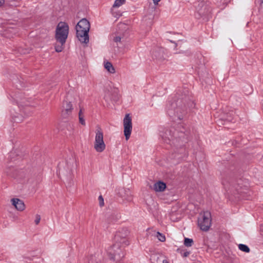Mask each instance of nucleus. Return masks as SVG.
<instances>
[{
  "mask_svg": "<svg viewBox=\"0 0 263 263\" xmlns=\"http://www.w3.org/2000/svg\"><path fill=\"white\" fill-rule=\"evenodd\" d=\"M162 137L166 142L168 140L170 144H173L176 146L181 147L186 140L185 129L181 125L178 126L177 128L171 127L169 129H166Z\"/></svg>",
  "mask_w": 263,
  "mask_h": 263,
  "instance_id": "obj_1",
  "label": "nucleus"
},
{
  "mask_svg": "<svg viewBox=\"0 0 263 263\" xmlns=\"http://www.w3.org/2000/svg\"><path fill=\"white\" fill-rule=\"evenodd\" d=\"M69 32V26L65 22H60L56 28L55 39L57 43L55 44V49L58 52H61L67 39Z\"/></svg>",
  "mask_w": 263,
  "mask_h": 263,
  "instance_id": "obj_2",
  "label": "nucleus"
},
{
  "mask_svg": "<svg viewBox=\"0 0 263 263\" xmlns=\"http://www.w3.org/2000/svg\"><path fill=\"white\" fill-rule=\"evenodd\" d=\"M172 108L168 110V115L173 119L181 120L187 113V107L185 104H183L181 99L177 100L176 102L172 103Z\"/></svg>",
  "mask_w": 263,
  "mask_h": 263,
  "instance_id": "obj_3",
  "label": "nucleus"
},
{
  "mask_svg": "<svg viewBox=\"0 0 263 263\" xmlns=\"http://www.w3.org/2000/svg\"><path fill=\"white\" fill-rule=\"evenodd\" d=\"M125 246L115 243L108 249L107 253L110 259L112 260V262L111 263H121V260L125 255L124 249Z\"/></svg>",
  "mask_w": 263,
  "mask_h": 263,
  "instance_id": "obj_4",
  "label": "nucleus"
},
{
  "mask_svg": "<svg viewBox=\"0 0 263 263\" xmlns=\"http://www.w3.org/2000/svg\"><path fill=\"white\" fill-rule=\"evenodd\" d=\"M198 223L202 230L208 231L211 223V213L208 211L201 213L198 217Z\"/></svg>",
  "mask_w": 263,
  "mask_h": 263,
  "instance_id": "obj_5",
  "label": "nucleus"
},
{
  "mask_svg": "<svg viewBox=\"0 0 263 263\" xmlns=\"http://www.w3.org/2000/svg\"><path fill=\"white\" fill-rule=\"evenodd\" d=\"M105 147L103 140V134L100 129H98L96 132L94 148L97 152L101 153L105 149Z\"/></svg>",
  "mask_w": 263,
  "mask_h": 263,
  "instance_id": "obj_6",
  "label": "nucleus"
},
{
  "mask_svg": "<svg viewBox=\"0 0 263 263\" xmlns=\"http://www.w3.org/2000/svg\"><path fill=\"white\" fill-rule=\"evenodd\" d=\"M124 134L125 139L127 140L130 136L132 129V118L129 114H126L123 120Z\"/></svg>",
  "mask_w": 263,
  "mask_h": 263,
  "instance_id": "obj_7",
  "label": "nucleus"
},
{
  "mask_svg": "<svg viewBox=\"0 0 263 263\" xmlns=\"http://www.w3.org/2000/svg\"><path fill=\"white\" fill-rule=\"evenodd\" d=\"M198 13L199 16H206L209 15L211 12V7L208 2L202 1L199 3L198 6Z\"/></svg>",
  "mask_w": 263,
  "mask_h": 263,
  "instance_id": "obj_8",
  "label": "nucleus"
},
{
  "mask_svg": "<svg viewBox=\"0 0 263 263\" xmlns=\"http://www.w3.org/2000/svg\"><path fill=\"white\" fill-rule=\"evenodd\" d=\"M128 233V231L126 230L117 232L115 237L116 243H119L120 245L123 246L128 245L129 242L127 238Z\"/></svg>",
  "mask_w": 263,
  "mask_h": 263,
  "instance_id": "obj_9",
  "label": "nucleus"
},
{
  "mask_svg": "<svg viewBox=\"0 0 263 263\" xmlns=\"http://www.w3.org/2000/svg\"><path fill=\"white\" fill-rule=\"evenodd\" d=\"M73 110L71 102L65 100L63 103L62 116L64 118H68L71 114Z\"/></svg>",
  "mask_w": 263,
  "mask_h": 263,
  "instance_id": "obj_10",
  "label": "nucleus"
},
{
  "mask_svg": "<svg viewBox=\"0 0 263 263\" xmlns=\"http://www.w3.org/2000/svg\"><path fill=\"white\" fill-rule=\"evenodd\" d=\"M76 29V30H83V31L88 32L90 29L89 22L86 18H83L78 22Z\"/></svg>",
  "mask_w": 263,
  "mask_h": 263,
  "instance_id": "obj_11",
  "label": "nucleus"
},
{
  "mask_svg": "<svg viewBox=\"0 0 263 263\" xmlns=\"http://www.w3.org/2000/svg\"><path fill=\"white\" fill-rule=\"evenodd\" d=\"M77 37L82 43L87 44L89 42L88 32L83 30H76Z\"/></svg>",
  "mask_w": 263,
  "mask_h": 263,
  "instance_id": "obj_12",
  "label": "nucleus"
},
{
  "mask_svg": "<svg viewBox=\"0 0 263 263\" xmlns=\"http://www.w3.org/2000/svg\"><path fill=\"white\" fill-rule=\"evenodd\" d=\"M12 204L15 209L20 211H23L25 209V205L24 202L18 198H12L11 200Z\"/></svg>",
  "mask_w": 263,
  "mask_h": 263,
  "instance_id": "obj_13",
  "label": "nucleus"
},
{
  "mask_svg": "<svg viewBox=\"0 0 263 263\" xmlns=\"http://www.w3.org/2000/svg\"><path fill=\"white\" fill-rule=\"evenodd\" d=\"M166 188V184L162 181H158L154 184V190L156 192H163Z\"/></svg>",
  "mask_w": 263,
  "mask_h": 263,
  "instance_id": "obj_14",
  "label": "nucleus"
},
{
  "mask_svg": "<svg viewBox=\"0 0 263 263\" xmlns=\"http://www.w3.org/2000/svg\"><path fill=\"white\" fill-rule=\"evenodd\" d=\"M233 116L234 112L231 111L229 112L224 114L223 115L221 116V119L229 122H232L233 121Z\"/></svg>",
  "mask_w": 263,
  "mask_h": 263,
  "instance_id": "obj_15",
  "label": "nucleus"
},
{
  "mask_svg": "<svg viewBox=\"0 0 263 263\" xmlns=\"http://www.w3.org/2000/svg\"><path fill=\"white\" fill-rule=\"evenodd\" d=\"M153 56L156 59H161L163 58V50L161 48H158L153 52Z\"/></svg>",
  "mask_w": 263,
  "mask_h": 263,
  "instance_id": "obj_16",
  "label": "nucleus"
},
{
  "mask_svg": "<svg viewBox=\"0 0 263 263\" xmlns=\"http://www.w3.org/2000/svg\"><path fill=\"white\" fill-rule=\"evenodd\" d=\"M104 67L109 72L111 73H114L115 72V69L110 62H106L104 64Z\"/></svg>",
  "mask_w": 263,
  "mask_h": 263,
  "instance_id": "obj_17",
  "label": "nucleus"
},
{
  "mask_svg": "<svg viewBox=\"0 0 263 263\" xmlns=\"http://www.w3.org/2000/svg\"><path fill=\"white\" fill-rule=\"evenodd\" d=\"M238 248L241 251L246 253H249L250 251L249 248L247 245L243 244H239L238 245Z\"/></svg>",
  "mask_w": 263,
  "mask_h": 263,
  "instance_id": "obj_18",
  "label": "nucleus"
},
{
  "mask_svg": "<svg viewBox=\"0 0 263 263\" xmlns=\"http://www.w3.org/2000/svg\"><path fill=\"white\" fill-rule=\"evenodd\" d=\"M193 243V240L192 239L188 238H185L184 241V245L187 247H191Z\"/></svg>",
  "mask_w": 263,
  "mask_h": 263,
  "instance_id": "obj_19",
  "label": "nucleus"
},
{
  "mask_svg": "<svg viewBox=\"0 0 263 263\" xmlns=\"http://www.w3.org/2000/svg\"><path fill=\"white\" fill-rule=\"evenodd\" d=\"M125 3V0H116L113 7H119Z\"/></svg>",
  "mask_w": 263,
  "mask_h": 263,
  "instance_id": "obj_20",
  "label": "nucleus"
},
{
  "mask_svg": "<svg viewBox=\"0 0 263 263\" xmlns=\"http://www.w3.org/2000/svg\"><path fill=\"white\" fill-rule=\"evenodd\" d=\"M89 263H101V261L100 259L97 261L96 254L94 256H92L90 257V258L89 260Z\"/></svg>",
  "mask_w": 263,
  "mask_h": 263,
  "instance_id": "obj_21",
  "label": "nucleus"
},
{
  "mask_svg": "<svg viewBox=\"0 0 263 263\" xmlns=\"http://www.w3.org/2000/svg\"><path fill=\"white\" fill-rule=\"evenodd\" d=\"M123 39L122 37H121V36L120 35H117L115 34V36H113V41L117 43H121L122 42V39Z\"/></svg>",
  "mask_w": 263,
  "mask_h": 263,
  "instance_id": "obj_22",
  "label": "nucleus"
},
{
  "mask_svg": "<svg viewBox=\"0 0 263 263\" xmlns=\"http://www.w3.org/2000/svg\"><path fill=\"white\" fill-rule=\"evenodd\" d=\"M157 237L161 242H163L165 240V236L159 232L157 233Z\"/></svg>",
  "mask_w": 263,
  "mask_h": 263,
  "instance_id": "obj_23",
  "label": "nucleus"
},
{
  "mask_svg": "<svg viewBox=\"0 0 263 263\" xmlns=\"http://www.w3.org/2000/svg\"><path fill=\"white\" fill-rule=\"evenodd\" d=\"M99 204L101 206H102L103 205H104V199L102 197V196H100L99 197Z\"/></svg>",
  "mask_w": 263,
  "mask_h": 263,
  "instance_id": "obj_24",
  "label": "nucleus"
},
{
  "mask_svg": "<svg viewBox=\"0 0 263 263\" xmlns=\"http://www.w3.org/2000/svg\"><path fill=\"white\" fill-rule=\"evenodd\" d=\"M41 220V217L39 215L37 214L35 216V223L36 224H38Z\"/></svg>",
  "mask_w": 263,
  "mask_h": 263,
  "instance_id": "obj_25",
  "label": "nucleus"
},
{
  "mask_svg": "<svg viewBox=\"0 0 263 263\" xmlns=\"http://www.w3.org/2000/svg\"><path fill=\"white\" fill-rule=\"evenodd\" d=\"M79 122L80 123L83 125H85V120L84 119V116L83 117H79Z\"/></svg>",
  "mask_w": 263,
  "mask_h": 263,
  "instance_id": "obj_26",
  "label": "nucleus"
},
{
  "mask_svg": "<svg viewBox=\"0 0 263 263\" xmlns=\"http://www.w3.org/2000/svg\"><path fill=\"white\" fill-rule=\"evenodd\" d=\"M83 116H84L83 109L80 108L79 112V117H83Z\"/></svg>",
  "mask_w": 263,
  "mask_h": 263,
  "instance_id": "obj_27",
  "label": "nucleus"
},
{
  "mask_svg": "<svg viewBox=\"0 0 263 263\" xmlns=\"http://www.w3.org/2000/svg\"><path fill=\"white\" fill-rule=\"evenodd\" d=\"M13 120H14V121L16 122H21L22 121V120L20 119H17L16 118H14Z\"/></svg>",
  "mask_w": 263,
  "mask_h": 263,
  "instance_id": "obj_28",
  "label": "nucleus"
},
{
  "mask_svg": "<svg viewBox=\"0 0 263 263\" xmlns=\"http://www.w3.org/2000/svg\"><path fill=\"white\" fill-rule=\"evenodd\" d=\"M189 254H190L189 252L186 251V252H184V253L183 254V256L187 257L189 255Z\"/></svg>",
  "mask_w": 263,
  "mask_h": 263,
  "instance_id": "obj_29",
  "label": "nucleus"
},
{
  "mask_svg": "<svg viewBox=\"0 0 263 263\" xmlns=\"http://www.w3.org/2000/svg\"><path fill=\"white\" fill-rule=\"evenodd\" d=\"M161 0H153V3L154 4H155V5H157L158 4V3Z\"/></svg>",
  "mask_w": 263,
  "mask_h": 263,
  "instance_id": "obj_30",
  "label": "nucleus"
},
{
  "mask_svg": "<svg viewBox=\"0 0 263 263\" xmlns=\"http://www.w3.org/2000/svg\"><path fill=\"white\" fill-rule=\"evenodd\" d=\"M5 4L4 0H0V7L2 6Z\"/></svg>",
  "mask_w": 263,
  "mask_h": 263,
  "instance_id": "obj_31",
  "label": "nucleus"
},
{
  "mask_svg": "<svg viewBox=\"0 0 263 263\" xmlns=\"http://www.w3.org/2000/svg\"><path fill=\"white\" fill-rule=\"evenodd\" d=\"M163 263H169V262L168 261V260H166V259H164L162 261Z\"/></svg>",
  "mask_w": 263,
  "mask_h": 263,
  "instance_id": "obj_32",
  "label": "nucleus"
},
{
  "mask_svg": "<svg viewBox=\"0 0 263 263\" xmlns=\"http://www.w3.org/2000/svg\"><path fill=\"white\" fill-rule=\"evenodd\" d=\"M132 200V197L131 196H130V197H128V198H127V200H128V201H131Z\"/></svg>",
  "mask_w": 263,
  "mask_h": 263,
  "instance_id": "obj_33",
  "label": "nucleus"
},
{
  "mask_svg": "<svg viewBox=\"0 0 263 263\" xmlns=\"http://www.w3.org/2000/svg\"><path fill=\"white\" fill-rule=\"evenodd\" d=\"M68 172H69V173H71V167H69L68 168Z\"/></svg>",
  "mask_w": 263,
  "mask_h": 263,
  "instance_id": "obj_34",
  "label": "nucleus"
},
{
  "mask_svg": "<svg viewBox=\"0 0 263 263\" xmlns=\"http://www.w3.org/2000/svg\"><path fill=\"white\" fill-rule=\"evenodd\" d=\"M181 150H182V151H183V152L184 151V149L183 147L181 148Z\"/></svg>",
  "mask_w": 263,
  "mask_h": 263,
  "instance_id": "obj_35",
  "label": "nucleus"
},
{
  "mask_svg": "<svg viewBox=\"0 0 263 263\" xmlns=\"http://www.w3.org/2000/svg\"><path fill=\"white\" fill-rule=\"evenodd\" d=\"M28 259H29L30 260H32V258H28Z\"/></svg>",
  "mask_w": 263,
  "mask_h": 263,
  "instance_id": "obj_36",
  "label": "nucleus"
}]
</instances>
